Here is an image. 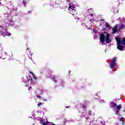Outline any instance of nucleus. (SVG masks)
I'll use <instances>...</instances> for the list:
<instances>
[{"instance_id": "nucleus-11", "label": "nucleus", "mask_w": 125, "mask_h": 125, "mask_svg": "<svg viewBox=\"0 0 125 125\" xmlns=\"http://www.w3.org/2000/svg\"><path fill=\"white\" fill-rule=\"evenodd\" d=\"M120 120L121 121V122H124V118H121Z\"/></svg>"}, {"instance_id": "nucleus-5", "label": "nucleus", "mask_w": 125, "mask_h": 125, "mask_svg": "<svg viewBox=\"0 0 125 125\" xmlns=\"http://www.w3.org/2000/svg\"><path fill=\"white\" fill-rule=\"evenodd\" d=\"M121 108H122V105L121 104L117 106V111L116 113V114H118V113H119V110H120V109H121Z\"/></svg>"}, {"instance_id": "nucleus-2", "label": "nucleus", "mask_w": 125, "mask_h": 125, "mask_svg": "<svg viewBox=\"0 0 125 125\" xmlns=\"http://www.w3.org/2000/svg\"><path fill=\"white\" fill-rule=\"evenodd\" d=\"M68 10L69 11H73V12H75L76 10H75V6L70 4L68 7Z\"/></svg>"}, {"instance_id": "nucleus-7", "label": "nucleus", "mask_w": 125, "mask_h": 125, "mask_svg": "<svg viewBox=\"0 0 125 125\" xmlns=\"http://www.w3.org/2000/svg\"><path fill=\"white\" fill-rule=\"evenodd\" d=\"M116 42H117V44H118V45H120L121 43V40H120V39L119 38H116Z\"/></svg>"}, {"instance_id": "nucleus-14", "label": "nucleus", "mask_w": 125, "mask_h": 125, "mask_svg": "<svg viewBox=\"0 0 125 125\" xmlns=\"http://www.w3.org/2000/svg\"><path fill=\"white\" fill-rule=\"evenodd\" d=\"M72 15H74V14H72Z\"/></svg>"}, {"instance_id": "nucleus-1", "label": "nucleus", "mask_w": 125, "mask_h": 125, "mask_svg": "<svg viewBox=\"0 0 125 125\" xmlns=\"http://www.w3.org/2000/svg\"><path fill=\"white\" fill-rule=\"evenodd\" d=\"M105 37L106 43H110L111 39L110 38V34L108 32H104V34H100V40L101 42H105Z\"/></svg>"}, {"instance_id": "nucleus-3", "label": "nucleus", "mask_w": 125, "mask_h": 125, "mask_svg": "<svg viewBox=\"0 0 125 125\" xmlns=\"http://www.w3.org/2000/svg\"><path fill=\"white\" fill-rule=\"evenodd\" d=\"M115 62H116V58H114L111 62L110 68L115 67Z\"/></svg>"}, {"instance_id": "nucleus-9", "label": "nucleus", "mask_w": 125, "mask_h": 125, "mask_svg": "<svg viewBox=\"0 0 125 125\" xmlns=\"http://www.w3.org/2000/svg\"><path fill=\"white\" fill-rule=\"evenodd\" d=\"M110 106L111 107H115V106H117V104L115 103H110Z\"/></svg>"}, {"instance_id": "nucleus-13", "label": "nucleus", "mask_w": 125, "mask_h": 125, "mask_svg": "<svg viewBox=\"0 0 125 125\" xmlns=\"http://www.w3.org/2000/svg\"><path fill=\"white\" fill-rule=\"evenodd\" d=\"M40 105H42V103H40L38 104V106H40Z\"/></svg>"}, {"instance_id": "nucleus-12", "label": "nucleus", "mask_w": 125, "mask_h": 125, "mask_svg": "<svg viewBox=\"0 0 125 125\" xmlns=\"http://www.w3.org/2000/svg\"><path fill=\"white\" fill-rule=\"evenodd\" d=\"M38 98H42L41 96H37Z\"/></svg>"}, {"instance_id": "nucleus-6", "label": "nucleus", "mask_w": 125, "mask_h": 125, "mask_svg": "<svg viewBox=\"0 0 125 125\" xmlns=\"http://www.w3.org/2000/svg\"><path fill=\"white\" fill-rule=\"evenodd\" d=\"M117 27H118L117 26H116L115 27H114L113 29V33L114 34H116V33H117Z\"/></svg>"}, {"instance_id": "nucleus-8", "label": "nucleus", "mask_w": 125, "mask_h": 125, "mask_svg": "<svg viewBox=\"0 0 125 125\" xmlns=\"http://www.w3.org/2000/svg\"><path fill=\"white\" fill-rule=\"evenodd\" d=\"M117 48L119 50H123L124 48L123 47V46H121L120 45H118V46H117Z\"/></svg>"}, {"instance_id": "nucleus-10", "label": "nucleus", "mask_w": 125, "mask_h": 125, "mask_svg": "<svg viewBox=\"0 0 125 125\" xmlns=\"http://www.w3.org/2000/svg\"><path fill=\"white\" fill-rule=\"evenodd\" d=\"M106 28H108V29H110V27L109 26V23L106 24Z\"/></svg>"}, {"instance_id": "nucleus-4", "label": "nucleus", "mask_w": 125, "mask_h": 125, "mask_svg": "<svg viewBox=\"0 0 125 125\" xmlns=\"http://www.w3.org/2000/svg\"><path fill=\"white\" fill-rule=\"evenodd\" d=\"M4 33H2V36H3V37H5L6 36H8V37H9L11 35V34L7 32L6 30H4Z\"/></svg>"}]
</instances>
